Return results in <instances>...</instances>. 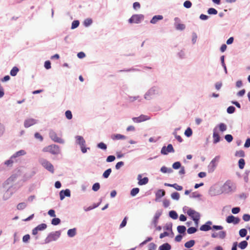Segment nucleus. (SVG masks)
Masks as SVG:
<instances>
[{
	"instance_id": "obj_61",
	"label": "nucleus",
	"mask_w": 250,
	"mask_h": 250,
	"mask_svg": "<svg viewBox=\"0 0 250 250\" xmlns=\"http://www.w3.org/2000/svg\"><path fill=\"white\" fill-rule=\"evenodd\" d=\"M243 219L245 221H249L250 220V215L245 214L243 216Z\"/></svg>"
},
{
	"instance_id": "obj_41",
	"label": "nucleus",
	"mask_w": 250,
	"mask_h": 250,
	"mask_svg": "<svg viewBox=\"0 0 250 250\" xmlns=\"http://www.w3.org/2000/svg\"><path fill=\"white\" fill-rule=\"evenodd\" d=\"M197 231V229L194 227H190L189 228L187 232L188 234H192L195 233Z\"/></svg>"
},
{
	"instance_id": "obj_15",
	"label": "nucleus",
	"mask_w": 250,
	"mask_h": 250,
	"mask_svg": "<svg viewBox=\"0 0 250 250\" xmlns=\"http://www.w3.org/2000/svg\"><path fill=\"white\" fill-rule=\"evenodd\" d=\"M220 160V156H216L210 162V166L212 167V170H213L216 167L217 163Z\"/></svg>"
},
{
	"instance_id": "obj_54",
	"label": "nucleus",
	"mask_w": 250,
	"mask_h": 250,
	"mask_svg": "<svg viewBox=\"0 0 250 250\" xmlns=\"http://www.w3.org/2000/svg\"><path fill=\"white\" fill-rule=\"evenodd\" d=\"M163 204L165 208H167L170 204L169 201L167 199H164L163 201Z\"/></svg>"
},
{
	"instance_id": "obj_26",
	"label": "nucleus",
	"mask_w": 250,
	"mask_h": 250,
	"mask_svg": "<svg viewBox=\"0 0 250 250\" xmlns=\"http://www.w3.org/2000/svg\"><path fill=\"white\" fill-rule=\"evenodd\" d=\"M175 26L178 30H183L185 28V25L183 23H175Z\"/></svg>"
},
{
	"instance_id": "obj_57",
	"label": "nucleus",
	"mask_w": 250,
	"mask_h": 250,
	"mask_svg": "<svg viewBox=\"0 0 250 250\" xmlns=\"http://www.w3.org/2000/svg\"><path fill=\"white\" fill-rule=\"evenodd\" d=\"M240 208L239 207H235L232 208L231 212L233 214H237L240 212Z\"/></svg>"
},
{
	"instance_id": "obj_21",
	"label": "nucleus",
	"mask_w": 250,
	"mask_h": 250,
	"mask_svg": "<svg viewBox=\"0 0 250 250\" xmlns=\"http://www.w3.org/2000/svg\"><path fill=\"white\" fill-rule=\"evenodd\" d=\"M195 244V241L191 240L185 244V247L187 248H190L193 247Z\"/></svg>"
},
{
	"instance_id": "obj_28",
	"label": "nucleus",
	"mask_w": 250,
	"mask_h": 250,
	"mask_svg": "<svg viewBox=\"0 0 250 250\" xmlns=\"http://www.w3.org/2000/svg\"><path fill=\"white\" fill-rule=\"evenodd\" d=\"M139 191H140V189L139 188H133V189H131V190L130 191V195L132 196H135L139 193Z\"/></svg>"
},
{
	"instance_id": "obj_11",
	"label": "nucleus",
	"mask_w": 250,
	"mask_h": 250,
	"mask_svg": "<svg viewBox=\"0 0 250 250\" xmlns=\"http://www.w3.org/2000/svg\"><path fill=\"white\" fill-rule=\"evenodd\" d=\"M211 225L212 222L210 221H208L205 224L202 225L200 228V229L202 231H208L211 229Z\"/></svg>"
},
{
	"instance_id": "obj_42",
	"label": "nucleus",
	"mask_w": 250,
	"mask_h": 250,
	"mask_svg": "<svg viewBox=\"0 0 250 250\" xmlns=\"http://www.w3.org/2000/svg\"><path fill=\"white\" fill-rule=\"evenodd\" d=\"M98 147L102 149L105 150L107 148L106 145L103 142L98 144Z\"/></svg>"
},
{
	"instance_id": "obj_20",
	"label": "nucleus",
	"mask_w": 250,
	"mask_h": 250,
	"mask_svg": "<svg viewBox=\"0 0 250 250\" xmlns=\"http://www.w3.org/2000/svg\"><path fill=\"white\" fill-rule=\"evenodd\" d=\"M213 143L216 144L220 141V136L219 134L214 130L213 134Z\"/></svg>"
},
{
	"instance_id": "obj_13",
	"label": "nucleus",
	"mask_w": 250,
	"mask_h": 250,
	"mask_svg": "<svg viewBox=\"0 0 250 250\" xmlns=\"http://www.w3.org/2000/svg\"><path fill=\"white\" fill-rule=\"evenodd\" d=\"M60 199L62 200L65 196L69 197L70 196V191L69 189H66L65 190H62L60 192Z\"/></svg>"
},
{
	"instance_id": "obj_16",
	"label": "nucleus",
	"mask_w": 250,
	"mask_h": 250,
	"mask_svg": "<svg viewBox=\"0 0 250 250\" xmlns=\"http://www.w3.org/2000/svg\"><path fill=\"white\" fill-rule=\"evenodd\" d=\"M163 19V17L162 15H156L154 16L150 21V23L152 24L156 23L158 21L161 20Z\"/></svg>"
},
{
	"instance_id": "obj_60",
	"label": "nucleus",
	"mask_w": 250,
	"mask_h": 250,
	"mask_svg": "<svg viewBox=\"0 0 250 250\" xmlns=\"http://www.w3.org/2000/svg\"><path fill=\"white\" fill-rule=\"evenodd\" d=\"M13 158H10L9 160H7L5 162V165H6L7 166H11L12 165L13 163V161L12 160Z\"/></svg>"
},
{
	"instance_id": "obj_1",
	"label": "nucleus",
	"mask_w": 250,
	"mask_h": 250,
	"mask_svg": "<svg viewBox=\"0 0 250 250\" xmlns=\"http://www.w3.org/2000/svg\"><path fill=\"white\" fill-rule=\"evenodd\" d=\"M42 151L45 152H50V153L56 155L60 153V147L56 145H52L44 147Z\"/></svg>"
},
{
	"instance_id": "obj_22",
	"label": "nucleus",
	"mask_w": 250,
	"mask_h": 250,
	"mask_svg": "<svg viewBox=\"0 0 250 250\" xmlns=\"http://www.w3.org/2000/svg\"><path fill=\"white\" fill-rule=\"evenodd\" d=\"M76 229L75 228L70 229L67 231V234L69 237H72L76 235Z\"/></svg>"
},
{
	"instance_id": "obj_34",
	"label": "nucleus",
	"mask_w": 250,
	"mask_h": 250,
	"mask_svg": "<svg viewBox=\"0 0 250 250\" xmlns=\"http://www.w3.org/2000/svg\"><path fill=\"white\" fill-rule=\"evenodd\" d=\"M235 156L240 157H244L245 156V152L243 150H240L236 152Z\"/></svg>"
},
{
	"instance_id": "obj_30",
	"label": "nucleus",
	"mask_w": 250,
	"mask_h": 250,
	"mask_svg": "<svg viewBox=\"0 0 250 250\" xmlns=\"http://www.w3.org/2000/svg\"><path fill=\"white\" fill-rule=\"evenodd\" d=\"M238 164H239V167L240 169L244 168L245 165V162L244 159H242V158L240 159L239 160Z\"/></svg>"
},
{
	"instance_id": "obj_58",
	"label": "nucleus",
	"mask_w": 250,
	"mask_h": 250,
	"mask_svg": "<svg viewBox=\"0 0 250 250\" xmlns=\"http://www.w3.org/2000/svg\"><path fill=\"white\" fill-rule=\"evenodd\" d=\"M30 238V236L29 234H26L24 236H23L22 238V241L23 242L26 243L29 241Z\"/></svg>"
},
{
	"instance_id": "obj_64",
	"label": "nucleus",
	"mask_w": 250,
	"mask_h": 250,
	"mask_svg": "<svg viewBox=\"0 0 250 250\" xmlns=\"http://www.w3.org/2000/svg\"><path fill=\"white\" fill-rule=\"evenodd\" d=\"M244 146L245 147H249L250 146V138H248L247 139L245 143Z\"/></svg>"
},
{
	"instance_id": "obj_46",
	"label": "nucleus",
	"mask_w": 250,
	"mask_h": 250,
	"mask_svg": "<svg viewBox=\"0 0 250 250\" xmlns=\"http://www.w3.org/2000/svg\"><path fill=\"white\" fill-rule=\"evenodd\" d=\"M208 12L209 14L216 15L217 14V11L213 8H209Z\"/></svg>"
},
{
	"instance_id": "obj_52",
	"label": "nucleus",
	"mask_w": 250,
	"mask_h": 250,
	"mask_svg": "<svg viewBox=\"0 0 250 250\" xmlns=\"http://www.w3.org/2000/svg\"><path fill=\"white\" fill-rule=\"evenodd\" d=\"M34 136L36 139L39 140L40 141H42L43 140V137L38 132L35 133Z\"/></svg>"
},
{
	"instance_id": "obj_8",
	"label": "nucleus",
	"mask_w": 250,
	"mask_h": 250,
	"mask_svg": "<svg viewBox=\"0 0 250 250\" xmlns=\"http://www.w3.org/2000/svg\"><path fill=\"white\" fill-rule=\"evenodd\" d=\"M174 149L171 144L168 145L167 146H163L161 150L162 154L167 155L169 152H174Z\"/></svg>"
},
{
	"instance_id": "obj_51",
	"label": "nucleus",
	"mask_w": 250,
	"mask_h": 250,
	"mask_svg": "<svg viewBox=\"0 0 250 250\" xmlns=\"http://www.w3.org/2000/svg\"><path fill=\"white\" fill-rule=\"evenodd\" d=\"M191 5H192L191 2L189 0H186L184 3V7H185L186 8H189L191 7Z\"/></svg>"
},
{
	"instance_id": "obj_48",
	"label": "nucleus",
	"mask_w": 250,
	"mask_h": 250,
	"mask_svg": "<svg viewBox=\"0 0 250 250\" xmlns=\"http://www.w3.org/2000/svg\"><path fill=\"white\" fill-rule=\"evenodd\" d=\"M181 163L179 162H176L173 163L172 167L174 169H177L181 167Z\"/></svg>"
},
{
	"instance_id": "obj_27",
	"label": "nucleus",
	"mask_w": 250,
	"mask_h": 250,
	"mask_svg": "<svg viewBox=\"0 0 250 250\" xmlns=\"http://www.w3.org/2000/svg\"><path fill=\"white\" fill-rule=\"evenodd\" d=\"M177 230L180 233H184L186 230V228L184 226H179L177 227Z\"/></svg>"
},
{
	"instance_id": "obj_9",
	"label": "nucleus",
	"mask_w": 250,
	"mask_h": 250,
	"mask_svg": "<svg viewBox=\"0 0 250 250\" xmlns=\"http://www.w3.org/2000/svg\"><path fill=\"white\" fill-rule=\"evenodd\" d=\"M240 219L238 217H235L233 215H229L226 218V221L228 223H233L237 224L239 223Z\"/></svg>"
},
{
	"instance_id": "obj_45",
	"label": "nucleus",
	"mask_w": 250,
	"mask_h": 250,
	"mask_svg": "<svg viewBox=\"0 0 250 250\" xmlns=\"http://www.w3.org/2000/svg\"><path fill=\"white\" fill-rule=\"evenodd\" d=\"M225 139L226 140L227 142L229 143L231 142L233 140V137L231 135L227 134L225 135Z\"/></svg>"
},
{
	"instance_id": "obj_17",
	"label": "nucleus",
	"mask_w": 250,
	"mask_h": 250,
	"mask_svg": "<svg viewBox=\"0 0 250 250\" xmlns=\"http://www.w3.org/2000/svg\"><path fill=\"white\" fill-rule=\"evenodd\" d=\"M166 192L164 189H159L156 193V199H160L165 195Z\"/></svg>"
},
{
	"instance_id": "obj_2",
	"label": "nucleus",
	"mask_w": 250,
	"mask_h": 250,
	"mask_svg": "<svg viewBox=\"0 0 250 250\" xmlns=\"http://www.w3.org/2000/svg\"><path fill=\"white\" fill-rule=\"evenodd\" d=\"M61 232L57 231L50 233L45 239V243H49L50 242L57 240L60 236Z\"/></svg>"
},
{
	"instance_id": "obj_53",
	"label": "nucleus",
	"mask_w": 250,
	"mask_h": 250,
	"mask_svg": "<svg viewBox=\"0 0 250 250\" xmlns=\"http://www.w3.org/2000/svg\"><path fill=\"white\" fill-rule=\"evenodd\" d=\"M92 22V21L90 19H87L84 21V24L86 26L90 25Z\"/></svg>"
},
{
	"instance_id": "obj_25",
	"label": "nucleus",
	"mask_w": 250,
	"mask_h": 250,
	"mask_svg": "<svg viewBox=\"0 0 250 250\" xmlns=\"http://www.w3.org/2000/svg\"><path fill=\"white\" fill-rule=\"evenodd\" d=\"M248 244V242L246 241H243L239 244L238 246L241 249L244 250L246 248Z\"/></svg>"
},
{
	"instance_id": "obj_6",
	"label": "nucleus",
	"mask_w": 250,
	"mask_h": 250,
	"mask_svg": "<svg viewBox=\"0 0 250 250\" xmlns=\"http://www.w3.org/2000/svg\"><path fill=\"white\" fill-rule=\"evenodd\" d=\"M187 214L192 218L193 220L199 221L200 215L199 213L195 210L192 209H189L187 211Z\"/></svg>"
},
{
	"instance_id": "obj_4",
	"label": "nucleus",
	"mask_w": 250,
	"mask_h": 250,
	"mask_svg": "<svg viewBox=\"0 0 250 250\" xmlns=\"http://www.w3.org/2000/svg\"><path fill=\"white\" fill-rule=\"evenodd\" d=\"M77 143L81 146V150L83 153H86L87 151V148L85 146V141L83 138L81 136H77L76 137Z\"/></svg>"
},
{
	"instance_id": "obj_49",
	"label": "nucleus",
	"mask_w": 250,
	"mask_h": 250,
	"mask_svg": "<svg viewBox=\"0 0 250 250\" xmlns=\"http://www.w3.org/2000/svg\"><path fill=\"white\" fill-rule=\"evenodd\" d=\"M161 171L163 173H167L171 172L172 170L171 169H168L167 167L164 166L161 167Z\"/></svg>"
},
{
	"instance_id": "obj_40",
	"label": "nucleus",
	"mask_w": 250,
	"mask_h": 250,
	"mask_svg": "<svg viewBox=\"0 0 250 250\" xmlns=\"http://www.w3.org/2000/svg\"><path fill=\"white\" fill-rule=\"evenodd\" d=\"M218 238L224 239L226 236V232L225 231H221L218 233Z\"/></svg>"
},
{
	"instance_id": "obj_50",
	"label": "nucleus",
	"mask_w": 250,
	"mask_h": 250,
	"mask_svg": "<svg viewBox=\"0 0 250 250\" xmlns=\"http://www.w3.org/2000/svg\"><path fill=\"white\" fill-rule=\"evenodd\" d=\"M235 108L234 106H230L227 108V112L228 113L231 114L235 111Z\"/></svg>"
},
{
	"instance_id": "obj_55",
	"label": "nucleus",
	"mask_w": 250,
	"mask_h": 250,
	"mask_svg": "<svg viewBox=\"0 0 250 250\" xmlns=\"http://www.w3.org/2000/svg\"><path fill=\"white\" fill-rule=\"evenodd\" d=\"M173 188H174L175 189L181 191L183 189V187L181 186L178 185L177 184H173Z\"/></svg>"
},
{
	"instance_id": "obj_63",
	"label": "nucleus",
	"mask_w": 250,
	"mask_h": 250,
	"mask_svg": "<svg viewBox=\"0 0 250 250\" xmlns=\"http://www.w3.org/2000/svg\"><path fill=\"white\" fill-rule=\"evenodd\" d=\"M48 214L51 216V217H55L56 216V214H55V211L53 210V209H50L48 212Z\"/></svg>"
},
{
	"instance_id": "obj_18",
	"label": "nucleus",
	"mask_w": 250,
	"mask_h": 250,
	"mask_svg": "<svg viewBox=\"0 0 250 250\" xmlns=\"http://www.w3.org/2000/svg\"><path fill=\"white\" fill-rule=\"evenodd\" d=\"M125 136L120 134L112 135V139L113 140H123L125 139Z\"/></svg>"
},
{
	"instance_id": "obj_14",
	"label": "nucleus",
	"mask_w": 250,
	"mask_h": 250,
	"mask_svg": "<svg viewBox=\"0 0 250 250\" xmlns=\"http://www.w3.org/2000/svg\"><path fill=\"white\" fill-rule=\"evenodd\" d=\"M142 176L141 175H139L138 176V180H139L138 184L139 185H144L146 184L148 182V179L147 177H144L143 179H141Z\"/></svg>"
},
{
	"instance_id": "obj_37",
	"label": "nucleus",
	"mask_w": 250,
	"mask_h": 250,
	"mask_svg": "<svg viewBox=\"0 0 250 250\" xmlns=\"http://www.w3.org/2000/svg\"><path fill=\"white\" fill-rule=\"evenodd\" d=\"M100 188V185L99 183H95L92 186V190L94 191H98Z\"/></svg>"
},
{
	"instance_id": "obj_24",
	"label": "nucleus",
	"mask_w": 250,
	"mask_h": 250,
	"mask_svg": "<svg viewBox=\"0 0 250 250\" xmlns=\"http://www.w3.org/2000/svg\"><path fill=\"white\" fill-rule=\"evenodd\" d=\"M19 68L15 66L13 67V68L10 71V75L12 76H15L17 74V73L19 72Z\"/></svg>"
},
{
	"instance_id": "obj_43",
	"label": "nucleus",
	"mask_w": 250,
	"mask_h": 250,
	"mask_svg": "<svg viewBox=\"0 0 250 250\" xmlns=\"http://www.w3.org/2000/svg\"><path fill=\"white\" fill-rule=\"evenodd\" d=\"M65 116L67 119L70 120L72 118V114L70 110H67L65 113Z\"/></svg>"
},
{
	"instance_id": "obj_56",
	"label": "nucleus",
	"mask_w": 250,
	"mask_h": 250,
	"mask_svg": "<svg viewBox=\"0 0 250 250\" xmlns=\"http://www.w3.org/2000/svg\"><path fill=\"white\" fill-rule=\"evenodd\" d=\"M115 157L113 155H110L109 156L107 157V159H106V161L107 162H113L115 160Z\"/></svg>"
},
{
	"instance_id": "obj_10",
	"label": "nucleus",
	"mask_w": 250,
	"mask_h": 250,
	"mask_svg": "<svg viewBox=\"0 0 250 250\" xmlns=\"http://www.w3.org/2000/svg\"><path fill=\"white\" fill-rule=\"evenodd\" d=\"M47 225L45 224L42 223L40 224L32 230V234L33 235H36L38 233V231L43 230L45 229Z\"/></svg>"
},
{
	"instance_id": "obj_36",
	"label": "nucleus",
	"mask_w": 250,
	"mask_h": 250,
	"mask_svg": "<svg viewBox=\"0 0 250 250\" xmlns=\"http://www.w3.org/2000/svg\"><path fill=\"white\" fill-rule=\"evenodd\" d=\"M60 222H61V220L58 218H53L51 221L52 224L53 225H55V226L59 224L60 223Z\"/></svg>"
},
{
	"instance_id": "obj_19",
	"label": "nucleus",
	"mask_w": 250,
	"mask_h": 250,
	"mask_svg": "<svg viewBox=\"0 0 250 250\" xmlns=\"http://www.w3.org/2000/svg\"><path fill=\"white\" fill-rule=\"evenodd\" d=\"M171 249L170 245L168 243H165L160 246V250H170Z\"/></svg>"
},
{
	"instance_id": "obj_39",
	"label": "nucleus",
	"mask_w": 250,
	"mask_h": 250,
	"mask_svg": "<svg viewBox=\"0 0 250 250\" xmlns=\"http://www.w3.org/2000/svg\"><path fill=\"white\" fill-rule=\"evenodd\" d=\"M219 130L222 132H223L227 129V125L224 123H221L219 125Z\"/></svg>"
},
{
	"instance_id": "obj_44",
	"label": "nucleus",
	"mask_w": 250,
	"mask_h": 250,
	"mask_svg": "<svg viewBox=\"0 0 250 250\" xmlns=\"http://www.w3.org/2000/svg\"><path fill=\"white\" fill-rule=\"evenodd\" d=\"M138 117H139V119L140 120L141 122L145 121L149 119L147 116H146L144 115H141V116H140Z\"/></svg>"
},
{
	"instance_id": "obj_35",
	"label": "nucleus",
	"mask_w": 250,
	"mask_h": 250,
	"mask_svg": "<svg viewBox=\"0 0 250 250\" xmlns=\"http://www.w3.org/2000/svg\"><path fill=\"white\" fill-rule=\"evenodd\" d=\"M192 134V131L190 127H188L185 132V134L187 137H190Z\"/></svg>"
},
{
	"instance_id": "obj_12",
	"label": "nucleus",
	"mask_w": 250,
	"mask_h": 250,
	"mask_svg": "<svg viewBox=\"0 0 250 250\" xmlns=\"http://www.w3.org/2000/svg\"><path fill=\"white\" fill-rule=\"evenodd\" d=\"M36 121L33 119H28L24 121V125L26 128L29 127L31 125H35Z\"/></svg>"
},
{
	"instance_id": "obj_5",
	"label": "nucleus",
	"mask_w": 250,
	"mask_h": 250,
	"mask_svg": "<svg viewBox=\"0 0 250 250\" xmlns=\"http://www.w3.org/2000/svg\"><path fill=\"white\" fill-rule=\"evenodd\" d=\"M144 17L142 14L133 15L128 20L130 23H139L144 20Z\"/></svg>"
},
{
	"instance_id": "obj_29",
	"label": "nucleus",
	"mask_w": 250,
	"mask_h": 250,
	"mask_svg": "<svg viewBox=\"0 0 250 250\" xmlns=\"http://www.w3.org/2000/svg\"><path fill=\"white\" fill-rule=\"evenodd\" d=\"M171 198L176 200H178L180 198V194L178 192H175L171 194Z\"/></svg>"
},
{
	"instance_id": "obj_33",
	"label": "nucleus",
	"mask_w": 250,
	"mask_h": 250,
	"mask_svg": "<svg viewBox=\"0 0 250 250\" xmlns=\"http://www.w3.org/2000/svg\"><path fill=\"white\" fill-rule=\"evenodd\" d=\"M247 233V229H241L239 230V235L241 237H244L246 236Z\"/></svg>"
},
{
	"instance_id": "obj_7",
	"label": "nucleus",
	"mask_w": 250,
	"mask_h": 250,
	"mask_svg": "<svg viewBox=\"0 0 250 250\" xmlns=\"http://www.w3.org/2000/svg\"><path fill=\"white\" fill-rule=\"evenodd\" d=\"M49 136L50 138L54 142L60 143L63 144L64 141L61 138L58 136L57 134L54 131H50L49 133Z\"/></svg>"
},
{
	"instance_id": "obj_47",
	"label": "nucleus",
	"mask_w": 250,
	"mask_h": 250,
	"mask_svg": "<svg viewBox=\"0 0 250 250\" xmlns=\"http://www.w3.org/2000/svg\"><path fill=\"white\" fill-rule=\"evenodd\" d=\"M79 25V21H74L72 23L71 28L74 29L77 28Z\"/></svg>"
},
{
	"instance_id": "obj_38",
	"label": "nucleus",
	"mask_w": 250,
	"mask_h": 250,
	"mask_svg": "<svg viewBox=\"0 0 250 250\" xmlns=\"http://www.w3.org/2000/svg\"><path fill=\"white\" fill-rule=\"evenodd\" d=\"M26 207V205L24 203H19L17 205V209L19 210L23 209Z\"/></svg>"
},
{
	"instance_id": "obj_23",
	"label": "nucleus",
	"mask_w": 250,
	"mask_h": 250,
	"mask_svg": "<svg viewBox=\"0 0 250 250\" xmlns=\"http://www.w3.org/2000/svg\"><path fill=\"white\" fill-rule=\"evenodd\" d=\"M25 154V152L24 150H21L18 152H17L15 154H14L12 156H11V158H15L19 156L23 155Z\"/></svg>"
},
{
	"instance_id": "obj_59",
	"label": "nucleus",
	"mask_w": 250,
	"mask_h": 250,
	"mask_svg": "<svg viewBox=\"0 0 250 250\" xmlns=\"http://www.w3.org/2000/svg\"><path fill=\"white\" fill-rule=\"evenodd\" d=\"M44 67L47 69H50L51 68L50 62L49 61H45L44 63Z\"/></svg>"
},
{
	"instance_id": "obj_62",
	"label": "nucleus",
	"mask_w": 250,
	"mask_h": 250,
	"mask_svg": "<svg viewBox=\"0 0 250 250\" xmlns=\"http://www.w3.org/2000/svg\"><path fill=\"white\" fill-rule=\"evenodd\" d=\"M124 165V163L122 161L117 163L115 166V167L117 169H119L121 167Z\"/></svg>"
},
{
	"instance_id": "obj_32",
	"label": "nucleus",
	"mask_w": 250,
	"mask_h": 250,
	"mask_svg": "<svg viewBox=\"0 0 250 250\" xmlns=\"http://www.w3.org/2000/svg\"><path fill=\"white\" fill-rule=\"evenodd\" d=\"M169 216L173 219H176L178 217V215L176 211H170L169 212Z\"/></svg>"
},
{
	"instance_id": "obj_3",
	"label": "nucleus",
	"mask_w": 250,
	"mask_h": 250,
	"mask_svg": "<svg viewBox=\"0 0 250 250\" xmlns=\"http://www.w3.org/2000/svg\"><path fill=\"white\" fill-rule=\"evenodd\" d=\"M41 164L47 170L53 173L54 172L53 166L47 160L41 159L40 161Z\"/></svg>"
},
{
	"instance_id": "obj_31",
	"label": "nucleus",
	"mask_w": 250,
	"mask_h": 250,
	"mask_svg": "<svg viewBox=\"0 0 250 250\" xmlns=\"http://www.w3.org/2000/svg\"><path fill=\"white\" fill-rule=\"evenodd\" d=\"M111 172V169L108 168L103 173V177L105 178H107Z\"/></svg>"
}]
</instances>
